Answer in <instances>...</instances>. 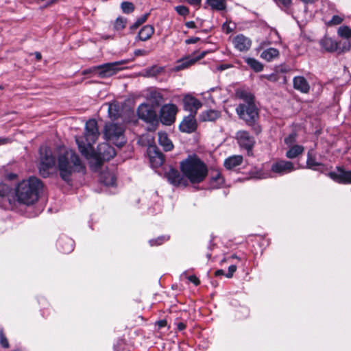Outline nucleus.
<instances>
[{
    "mask_svg": "<svg viewBox=\"0 0 351 351\" xmlns=\"http://www.w3.org/2000/svg\"><path fill=\"white\" fill-rule=\"evenodd\" d=\"M158 136V143L163 148L164 151L169 152L173 148V145L166 132H159Z\"/></svg>",
    "mask_w": 351,
    "mask_h": 351,
    "instance_id": "obj_23",
    "label": "nucleus"
},
{
    "mask_svg": "<svg viewBox=\"0 0 351 351\" xmlns=\"http://www.w3.org/2000/svg\"><path fill=\"white\" fill-rule=\"evenodd\" d=\"M268 177V173H260V175L257 176L259 179H263Z\"/></svg>",
    "mask_w": 351,
    "mask_h": 351,
    "instance_id": "obj_64",
    "label": "nucleus"
},
{
    "mask_svg": "<svg viewBox=\"0 0 351 351\" xmlns=\"http://www.w3.org/2000/svg\"><path fill=\"white\" fill-rule=\"evenodd\" d=\"M221 117V112L219 110L210 109L203 111L199 119L202 121H215Z\"/></svg>",
    "mask_w": 351,
    "mask_h": 351,
    "instance_id": "obj_24",
    "label": "nucleus"
},
{
    "mask_svg": "<svg viewBox=\"0 0 351 351\" xmlns=\"http://www.w3.org/2000/svg\"><path fill=\"white\" fill-rule=\"evenodd\" d=\"M74 241L65 235L60 237L57 243L58 249L64 254L71 252L74 249Z\"/></svg>",
    "mask_w": 351,
    "mask_h": 351,
    "instance_id": "obj_20",
    "label": "nucleus"
},
{
    "mask_svg": "<svg viewBox=\"0 0 351 351\" xmlns=\"http://www.w3.org/2000/svg\"><path fill=\"white\" fill-rule=\"evenodd\" d=\"M126 19L123 17H118L114 24V28L115 30L120 31L123 29L126 25Z\"/></svg>",
    "mask_w": 351,
    "mask_h": 351,
    "instance_id": "obj_40",
    "label": "nucleus"
},
{
    "mask_svg": "<svg viewBox=\"0 0 351 351\" xmlns=\"http://www.w3.org/2000/svg\"><path fill=\"white\" fill-rule=\"evenodd\" d=\"M215 275L216 276H221V275H224V271L223 269H218L215 271Z\"/></svg>",
    "mask_w": 351,
    "mask_h": 351,
    "instance_id": "obj_63",
    "label": "nucleus"
},
{
    "mask_svg": "<svg viewBox=\"0 0 351 351\" xmlns=\"http://www.w3.org/2000/svg\"><path fill=\"white\" fill-rule=\"evenodd\" d=\"M186 26L189 28H195V24L193 21H189V22H186Z\"/></svg>",
    "mask_w": 351,
    "mask_h": 351,
    "instance_id": "obj_62",
    "label": "nucleus"
},
{
    "mask_svg": "<svg viewBox=\"0 0 351 351\" xmlns=\"http://www.w3.org/2000/svg\"><path fill=\"white\" fill-rule=\"evenodd\" d=\"M167 324V322L166 319H161L157 322V325L159 328H163V327L166 326Z\"/></svg>",
    "mask_w": 351,
    "mask_h": 351,
    "instance_id": "obj_59",
    "label": "nucleus"
},
{
    "mask_svg": "<svg viewBox=\"0 0 351 351\" xmlns=\"http://www.w3.org/2000/svg\"><path fill=\"white\" fill-rule=\"evenodd\" d=\"M335 170L328 173L332 180L339 184H351V170L347 171L341 166L336 167Z\"/></svg>",
    "mask_w": 351,
    "mask_h": 351,
    "instance_id": "obj_14",
    "label": "nucleus"
},
{
    "mask_svg": "<svg viewBox=\"0 0 351 351\" xmlns=\"http://www.w3.org/2000/svg\"><path fill=\"white\" fill-rule=\"evenodd\" d=\"M57 168L61 179L68 184L71 182L73 173L85 172L84 165L79 156L72 150L59 155Z\"/></svg>",
    "mask_w": 351,
    "mask_h": 351,
    "instance_id": "obj_2",
    "label": "nucleus"
},
{
    "mask_svg": "<svg viewBox=\"0 0 351 351\" xmlns=\"http://www.w3.org/2000/svg\"><path fill=\"white\" fill-rule=\"evenodd\" d=\"M243 162V156L241 155H234L228 157L224 160L223 165L227 169H232Z\"/></svg>",
    "mask_w": 351,
    "mask_h": 351,
    "instance_id": "obj_25",
    "label": "nucleus"
},
{
    "mask_svg": "<svg viewBox=\"0 0 351 351\" xmlns=\"http://www.w3.org/2000/svg\"><path fill=\"white\" fill-rule=\"evenodd\" d=\"M271 44V43L268 40H263L261 41L259 45H258V47H257V50L259 51L261 49H263V48H265V47H267L269 46V45Z\"/></svg>",
    "mask_w": 351,
    "mask_h": 351,
    "instance_id": "obj_52",
    "label": "nucleus"
},
{
    "mask_svg": "<svg viewBox=\"0 0 351 351\" xmlns=\"http://www.w3.org/2000/svg\"><path fill=\"white\" fill-rule=\"evenodd\" d=\"M198 40H199V38L198 37H192L190 38H188L185 40L186 44H193L196 43Z\"/></svg>",
    "mask_w": 351,
    "mask_h": 351,
    "instance_id": "obj_53",
    "label": "nucleus"
},
{
    "mask_svg": "<svg viewBox=\"0 0 351 351\" xmlns=\"http://www.w3.org/2000/svg\"><path fill=\"white\" fill-rule=\"evenodd\" d=\"M188 280L196 286H197L200 283L199 280L194 275L189 276L188 277Z\"/></svg>",
    "mask_w": 351,
    "mask_h": 351,
    "instance_id": "obj_51",
    "label": "nucleus"
},
{
    "mask_svg": "<svg viewBox=\"0 0 351 351\" xmlns=\"http://www.w3.org/2000/svg\"><path fill=\"white\" fill-rule=\"evenodd\" d=\"M149 156L150 158V162L154 167H160L165 162L164 154L156 146H152L149 147Z\"/></svg>",
    "mask_w": 351,
    "mask_h": 351,
    "instance_id": "obj_18",
    "label": "nucleus"
},
{
    "mask_svg": "<svg viewBox=\"0 0 351 351\" xmlns=\"http://www.w3.org/2000/svg\"><path fill=\"white\" fill-rule=\"evenodd\" d=\"M0 344L4 348H9V343L5 337L3 330H0Z\"/></svg>",
    "mask_w": 351,
    "mask_h": 351,
    "instance_id": "obj_46",
    "label": "nucleus"
},
{
    "mask_svg": "<svg viewBox=\"0 0 351 351\" xmlns=\"http://www.w3.org/2000/svg\"><path fill=\"white\" fill-rule=\"evenodd\" d=\"M231 66L230 64H221L219 65L218 67H217V69L219 71H223V70H226L228 68H230Z\"/></svg>",
    "mask_w": 351,
    "mask_h": 351,
    "instance_id": "obj_61",
    "label": "nucleus"
},
{
    "mask_svg": "<svg viewBox=\"0 0 351 351\" xmlns=\"http://www.w3.org/2000/svg\"><path fill=\"white\" fill-rule=\"evenodd\" d=\"M150 97L156 106H159L163 101L162 95L157 91L152 92L150 93Z\"/></svg>",
    "mask_w": 351,
    "mask_h": 351,
    "instance_id": "obj_41",
    "label": "nucleus"
},
{
    "mask_svg": "<svg viewBox=\"0 0 351 351\" xmlns=\"http://www.w3.org/2000/svg\"><path fill=\"white\" fill-rule=\"evenodd\" d=\"M177 329L182 331L186 328V324L183 322H178L177 324Z\"/></svg>",
    "mask_w": 351,
    "mask_h": 351,
    "instance_id": "obj_60",
    "label": "nucleus"
},
{
    "mask_svg": "<svg viewBox=\"0 0 351 351\" xmlns=\"http://www.w3.org/2000/svg\"><path fill=\"white\" fill-rule=\"evenodd\" d=\"M169 235H162L154 239H150L149 243L151 246H158L169 241Z\"/></svg>",
    "mask_w": 351,
    "mask_h": 351,
    "instance_id": "obj_37",
    "label": "nucleus"
},
{
    "mask_svg": "<svg viewBox=\"0 0 351 351\" xmlns=\"http://www.w3.org/2000/svg\"><path fill=\"white\" fill-rule=\"evenodd\" d=\"M101 179L104 184L106 186H114L116 183V177L110 172L103 173Z\"/></svg>",
    "mask_w": 351,
    "mask_h": 351,
    "instance_id": "obj_34",
    "label": "nucleus"
},
{
    "mask_svg": "<svg viewBox=\"0 0 351 351\" xmlns=\"http://www.w3.org/2000/svg\"><path fill=\"white\" fill-rule=\"evenodd\" d=\"M236 138L239 146L245 149L248 156H252V149L255 144V140L250 133L245 130L238 131L236 134Z\"/></svg>",
    "mask_w": 351,
    "mask_h": 351,
    "instance_id": "obj_12",
    "label": "nucleus"
},
{
    "mask_svg": "<svg viewBox=\"0 0 351 351\" xmlns=\"http://www.w3.org/2000/svg\"><path fill=\"white\" fill-rule=\"evenodd\" d=\"M206 3L213 10H223L226 8L225 0H206Z\"/></svg>",
    "mask_w": 351,
    "mask_h": 351,
    "instance_id": "obj_33",
    "label": "nucleus"
},
{
    "mask_svg": "<svg viewBox=\"0 0 351 351\" xmlns=\"http://www.w3.org/2000/svg\"><path fill=\"white\" fill-rule=\"evenodd\" d=\"M134 55L136 56H147V51L144 49H136L134 51Z\"/></svg>",
    "mask_w": 351,
    "mask_h": 351,
    "instance_id": "obj_54",
    "label": "nucleus"
},
{
    "mask_svg": "<svg viewBox=\"0 0 351 351\" xmlns=\"http://www.w3.org/2000/svg\"><path fill=\"white\" fill-rule=\"evenodd\" d=\"M122 12L125 14H130L134 10V5L132 2L123 1L121 4Z\"/></svg>",
    "mask_w": 351,
    "mask_h": 351,
    "instance_id": "obj_38",
    "label": "nucleus"
},
{
    "mask_svg": "<svg viewBox=\"0 0 351 351\" xmlns=\"http://www.w3.org/2000/svg\"><path fill=\"white\" fill-rule=\"evenodd\" d=\"M179 128L181 132L185 133H192L197 128V122L195 115L190 114L185 117L182 121L180 123Z\"/></svg>",
    "mask_w": 351,
    "mask_h": 351,
    "instance_id": "obj_21",
    "label": "nucleus"
},
{
    "mask_svg": "<svg viewBox=\"0 0 351 351\" xmlns=\"http://www.w3.org/2000/svg\"><path fill=\"white\" fill-rule=\"evenodd\" d=\"M237 270V266L234 265H232L230 266H229L228 267V272L227 274H226V276L227 278H232V276H233V274Z\"/></svg>",
    "mask_w": 351,
    "mask_h": 351,
    "instance_id": "obj_49",
    "label": "nucleus"
},
{
    "mask_svg": "<svg viewBox=\"0 0 351 351\" xmlns=\"http://www.w3.org/2000/svg\"><path fill=\"white\" fill-rule=\"evenodd\" d=\"M343 21V18L339 15H334L332 19L326 22L327 26H333L341 24Z\"/></svg>",
    "mask_w": 351,
    "mask_h": 351,
    "instance_id": "obj_42",
    "label": "nucleus"
},
{
    "mask_svg": "<svg viewBox=\"0 0 351 351\" xmlns=\"http://www.w3.org/2000/svg\"><path fill=\"white\" fill-rule=\"evenodd\" d=\"M149 15V13H146L141 16L140 18L137 19L136 21L134 23V24L131 27L132 29H136L138 27H139L141 25H142L143 23H145Z\"/></svg>",
    "mask_w": 351,
    "mask_h": 351,
    "instance_id": "obj_43",
    "label": "nucleus"
},
{
    "mask_svg": "<svg viewBox=\"0 0 351 351\" xmlns=\"http://www.w3.org/2000/svg\"><path fill=\"white\" fill-rule=\"evenodd\" d=\"M97 165L101 167L104 161H108L116 155L115 149L108 143H101L97 146L96 150Z\"/></svg>",
    "mask_w": 351,
    "mask_h": 351,
    "instance_id": "obj_10",
    "label": "nucleus"
},
{
    "mask_svg": "<svg viewBox=\"0 0 351 351\" xmlns=\"http://www.w3.org/2000/svg\"><path fill=\"white\" fill-rule=\"evenodd\" d=\"M280 55V52L278 49L274 48V47H269L265 50H263V52L261 53V58L267 62H271L274 59L278 58Z\"/></svg>",
    "mask_w": 351,
    "mask_h": 351,
    "instance_id": "obj_26",
    "label": "nucleus"
},
{
    "mask_svg": "<svg viewBox=\"0 0 351 351\" xmlns=\"http://www.w3.org/2000/svg\"><path fill=\"white\" fill-rule=\"evenodd\" d=\"M42 189V182L38 178L32 176L18 184L14 191V195L19 203L29 206L34 204L38 199Z\"/></svg>",
    "mask_w": 351,
    "mask_h": 351,
    "instance_id": "obj_4",
    "label": "nucleus"
},
{
    "mask_svg": "<svg viewBox=\"0 0 351 351\" xmlns=\"http://www.w3.org/2000/svg\"><path fill=\"white\" fill-rule=\"evenodd\" d=\"M178 14L181 16H186L189 13V10L184 5H178L175 8Z\"/></svg>",
    "mask_w": 351,
    "mask_h": 351,
    "instance_id": "obj_45",
    "label": "nucleus"
},
{
    "mask_svg": "<svg viewBox=\"0 0 351 351\" xmlns=\"http://www.w3.org/2000/svg\"><path fill=\"white\" fill-rule=\"evenodd\" d=\"M244 61L255 72H261L263 69V64L254 58H244Z\"/></svg>",
    "mask_w": 351,
    "mask_h": 351,
    "instance_id": "obj_31",
    "label": "nucleus"
},
{
    "mask_svg": "<svg viewBox=\"0 0 351 351\" xmlns=\"http://www.w3.org/2000/svg\"><path fill=\"white\" fill-rule=\"evenodd\" d=\"M293 88L301 93H307L310 90V85L303 76H296L293 80Z\"/></svg>",
    "mask_w": 351,
    "mask_h": 351,
    "instance_id": "obj_22",
    "label": "nucleus"
},
{
    "mask_svg": "<svg viewBox=\"0 0 351 351\" xmlns=\"http://www.w3.org/2000/svg\"><path fill=\"white\" fill-rule=\"evenodd\" d=\"M154 32V27L151 25H146L140 29L138 36L141 40L145 41L151 38Z\"/></svg>",
    "mask_w": 351,
    "mask_h": 351,
    "instance_id": "obj_28",
    "label": "nucleus"
},
{
    "mask_svg": "<svg viewBox=\"0 0 351 351\" xmlns=\"http://www.w3.org/2000/svg\"><path fill=\"white\" fill-rule=\"evenodd\" d=\"M187 3L189 4L194 5V6H198L201 3V0H185Z\"/></svg>",
    "mask_w": 351,
    "mask_h": 351,
    "instance_id": "obj_57",
    "label": "nucleus"
},
{
    "mask_svg": "<svg viewBox=\"0 0 351 351\" xmlns=\"http://www.w3.org/2000/svg\"><path fill=\"white\" fill-rule=\"evenodd\" d=\"M236 95L243 100V103L236 107V112L239 119L244 121L256 134H259L262 128L258 122V110L254 103V95L245 90H239Z\"/></svg>",
    "mask_w": 351,
    "mask_h": 351,
    "instance_id": "obj_1",
    "label": "nucleus"
},
{
    "mask_svg": "<svg viewBox=\"0 0 351 351\" xmlns=\"http://www.w3.org/2000/svg\"><path fill=\"white\" fill-rule=\"evenodd\" d=\"M232 43L237 50L246 52L250 49L252 43L250 38L240 34L233 38Z\"/></svg>",
    "mask_w": 351,
    "mask_h": 351,
    "instance_id": "obj_17",
    "label": "nucleus"
},
{
    "mask_svg": "<svg viewBox=\"0 0 351 351\" xmlns=\"http://www.w3.org/2000/svg\"><path fill=\"white\" fill-rule=\"evenodd\" d=\"M178 112L177 106L173 104L163 105L160 110V121L166 125H171L175 122Z\"/></svg>",
    "mask_w": 351,
    "mask_h": 351,
    "instance_id": "obj_9",
    "label": "nucleus"
},
{
    "mask_svg": "<svg viewBox=\"0 0 351 351\" xmlns=\"http://www.w3.org/2000/svg\"><path fill=\"white\" fill-rule=\"evenodd\" d=\"M196 62V60L191 56H186L178 61L176 66V70H183L189 68L190 66L194 64Z\"/></svg>",
    "mask_w": 351,
    "mask_h": 351,
    "instance_id": "obj_29",
    "label": "nucleus"
},
{
    "mask_svg": "<svg viewBox=\"0 0 351 351\" xmlns=\"http://www.w3.org/2000/svg\"><path fill=\"white\" fill-rule=\"evenodd\" d=\"M278 5L282 9L286 10L289 8L291 5V0H274Z\"/></svg>",
    "mask_w": 351,
    "mask_h": 351,
    "instance_id": "obj_44",
    "label": "nucleus"
},
{
    "mask_svg": "<svg viewBox=\"0 0 351 351\" xmlns=\"http://www.w3.org/2000/svg\"><path fill=\"white\" fill-rule=\"evenodd\" d=\"M209 53V51H202V52L199 53V55H198V56H197L194 57V58L196 60V62H197V61H198V60H199L202 59L203 58H204V57H205V56H206L207 53Z\"/></svg>",
    "mask_w": 351,
    "mask_h": 351,
    "instance_id": "obj_55",
    "label": "nucleus"
},
{
    "mask_svg": "<svg viewBox=\"0 0 351 351\" xmlns=\"http://www.w3.org/2000/svg\"><path fill=\"white\" fill-rule=\"evenodd\" d=\"M79 149L82 155L85 156L86 157L88 156V149L85 147H82L79 144Z\"/></svg>",
    "mask_w": 351,
    "mask_h": 351,
    "instance_id": "obj_58",
    "label": "nucleus"
},
{
    "mask_svg": "<svg viewBox=\"0 0 351 351\" xmlns=\"http://www.w3.org/2000/svg\"><path fill=\"white\" fill-rule=\"evenodd\" d=\"M56 164V159L52 155L51 151L49 149H45V154H43L40 149V162L39 167L40 173L43 177H47L49 174V169H51Z\"/></svg>",
    "mask_w": 351,
    "mask_h": 351,
    "instance_id": "obj_11",
    "label": "nucleus"
},
{
    "mask_svg": "<svg viewBox=\"0 0 351 351\" xmlns=\"http://www.w3.org/2000/svg\"><path fill=\"white\" fill-rule=\"evenodd\" d=\"M159 72H160V71L158 69V68L156 66H152L148 71L149 74L152 75H154Z\"/></svg>",
    "mask_w": 351,
    "mask_h": 351,
    "instance_id": "obj_56",
    "label": "nucleus"
},
{
    "mask_svg": "<svg viewBox=\"0 0 351 351\" xmlns=\"http://www.w3.org/2000/svg\"><path fill=\"white\" fill-rule=\"evenodd\" d=\"M124 128L121 125L117 123H107L105 125L104 135L108 141H112L116 145L121 146L124 144Z\"/></svg>",
    "mask_w": 351,
    "mask_h": 351,
    "instance_id": "obj_5",
    "label": "nucleus"
},
{
    "mask_svg": "<svg viewBox=\"0 0 351 351\" xmlns=\"http://www.w3.org/2000/svg\"><path fill=\"white\" fill-rule=\"evenodd\" d=\"M295 135L291 134L288 137L285 138V143L287 145H290V144L293 143V142H295Z\"/></svg>",
    "mask_w": 351,
    "mask_h": 351,
    "instance_id": "obj_50",
    "label": "nucleus"
},
{
    "mask_svg": "<svg viewBox=\"0 0 351 351\" xmlns=\"http://www.w3.org/2000/svg\"><path fill=\"white\" fill-rule=\"evenodd\" d=\"M128 62V60H124L97 65L96 68L98 69V76L101 78L110 77L121 70L120 65Z\"/></svg>",
    "mask_w": 351,
    "mask_h": 351,
    "instance_id": "obj_8",
    "label": "nucleus"
},
{
    "mask_svg": "<svg viewBox=\"0 0 351 351\" xmlns=\"http://www.w3.org/2000/svg\"><path fill=\"white\" fill-rule=\"evenodd\" d=\"M96 67H97V66H92L90 68L84 69L82 71V74L83 75H88V74H90V73H93V74H95V75H98V69H97Z\"/></svg>",
    "mask_w": 351,
    "mask_h": 351,
    "instance_id": "obj_48",
    "label": "nucleus"
},
{
    "mask_svg": "<svg viewBox=\"0 0 351 351\" xmlns=\"http://www.w3.org/2000/svg\"><path fill=\"white\" fill-rule=\"evenodd\" d=\"M96 67H97V66H92L90 68L84 69L82 71V74L83 75H88V74H90V73H93V74H95V75H98V69H97Z\"/></svg>",
    "mask_w": 351,
    "mask_h": 351,
    "instance_id": "obj_47",
    "label": "nucleus"
},
{
    "mask_svg": "<svg viewBox=\"0 0 351 351\" xmlns=\"http://www.w3.org/2000/svg\"><path fill=\"white\" fill-rule=\"evenodd\" d=\"M99 135L97 123L95 119H89L85 125V138L88 146L95 143Z\"/></svg>",
    "mask_w": 351,
    "mask_h": 351,
    "instance_id": "obj_15",
    "label": "nucleus"
},
{
    "mask_svg": "<svg viewBox=\"0 0 351 351\" xmlns=\"http://www.w3.org/2000/svg\"><path fill=\"white\" fill-rule=\"evenodd\" d=\"M137 114L139 119L150 123L152 126H156L158 123L156 112L149 104H141L138 107Z\"/></svg>",
    "mask_w": 351,
    "mask_h": 351,
    "instance_id": "obj_7",
    "label": "nucleus"
},
{
    "mask_svg": "<svg viewBox=\"0 0 351 351\" xmlns=\"http://www.w3.org/2000/svg\"><path fill=\"white\" fill-rule=\"evenodd\" d=\"M304 151L302 145H294L286 152V157L289 159H294L301 155Z\"/></svg>",
    "mask_w": 351,
    "mask_h": 351,
    "instance_id": "obj_30",
    "label": "nucleus"
},
{
    "mask_svg": "<svg viewBox=\"0 0 351 351\" xmlns=\"http://www.w3.org/2000/svg\"><path fill=\"white\" fill-rule=\"evenodd\" d=\"M168 182L174 186H187L189 181L184 174L175 168H170L165 172Z\"/></svg>",
    "mask_w": 351,
    "mask_h": 351,
    "instance_id": "obj_13",
    "label": "nucleus"
},
{
    "mask_svg": "<svg viewBox=\"0 0 351 351\" xmlns=\"http://www.w3.org/2000/svg\"><path fill=\"white\" fill-rule=\"evenodd\" d=\"M295 169L292 162L280 160L274 162L271 167V172L279 176L289 173Z\"/></svg>",
    "mask_w": 351,
    "mask_h": 351,
    "instance_id": "obj_16",
    "label": "nucleus"
},
{
    "mask_svg": "<svg viewBox=\"0 0 351 351\" xmlns=\"http://www.w3.org/2000/svg\"><path fill=\"white\" fill-rule=\"evenodd\" d=\"M320 166H324V165L321 162H317L315 156H313L311 152H308L307 154L306 167L316 171L318 169L317 167Z\"/></svg>",
    "mask_w": 351,
    "mask_h": 351,
    "instance_id": "obj_32",
    "label": "nucleus"
},
{
    "mask_svg": "<svg viewBox=\"0 0 351 351\" xmlns=\"http://www.w3.org/2000/svg\"><path fill=\"white\" fill-rule=\"evenodd\" d=\"M320 45L324 50L328 52H344L349 51L351 47V43L349 40L344 41L342 43V47H341V42L337 43L335 40L328 37L322 38Z\"/></svg>",
    "mask_w": 351,
    "mask_h": 351,
    "instance_id": "obj_6",
    "label": "nucleus"
},
{
    "mask_svg": "<svg viewBox=\"0 0 351 351\" xmlns=\"http://www.w3.org/2000/svg\"><path fill=\"white\" fill-rule=\"evenodd\" d=\"M337 34L347 40L351 38V28L347 25L340 26L337 30Z\"/></svg>",
    "mask_w": 351,
    "mask_h": 351,
    "instance_id": "obj_36",
    "label": "nucleus"
},
{
    "mask_svg": "<svg viewBox=\"0 0 351 351\" xmlns=\"http://www.w3.org/2000/svg\"><path fill=\"white\" fill-rule=\"evenodd\" d=\"M224 182V179L219 172H216L210 180V185L213 188L220 187Z\"/></svg>",
    "mask_w": 351,
    "mask_h": 351,
    "instance_id": "obj_35",
    "label": "nucleus"
},
{
    "mask_svg": "<svg viewBox=\"0 0 351 351\" xmlns=\"http://www.w3.org/2000/svg\"><path fill=\"white\" fill-rule=\"evenodd\" d=\"M181 172L192 184L202 182L208 174L206 165L195 154L189 155L180 162Z\"/></svg>",
    "mask_w": 351,
    "mask_h": 351,
    "instance_id": "obj_3",
    "label": "nucleus"
},
{
    "mask_svg": "<svg viewBox=\"0 0 351 351\" xmlns=\"http://www.w3.org/2000/svg\"><path fill=\"white\" fill-rule=\"evenodd\" d=\"M184 108L189 111L191 114L195 115L199 108L202 107V103L194 97L186 95L183 99Z\"/></svg>",
    "mask_w": 351,
    "mask_h": 351,
    "instance_id": "obj_19",
    "label": "nucleus"
},
{
    "mask_svg": "<svg viewBox=\"0 0 351 351\" xmlns=\"http://www.w3.org/2000/svg\"><path fill=\"white\" fill-rule=\"evenodd\" d=\"M14 192L12 187L5 183H0V197L6 198L11 204L12 199H14Z\"/></svg>",
    "mask_w": 351,
    "mask_h": 351,
    "instance_id": "obj_27",
    "label": "nucleus"
},
{
    "mask_svg": "<svg viewBox=\"0 0 351 351\" xmlns=\"http://www.w3.org/2000/svg\"><path fill=\"white\" fill-rule=\"evenodd\" d=\"M108 112L109 117L112 119H117L119 116V109L115 104H110Z\"/></svg>",
    "mask_w": 351,
    "mask_h": 351,
    "instance_id": "obj_39",
    "label": "nucleus"
}]
</instances>
